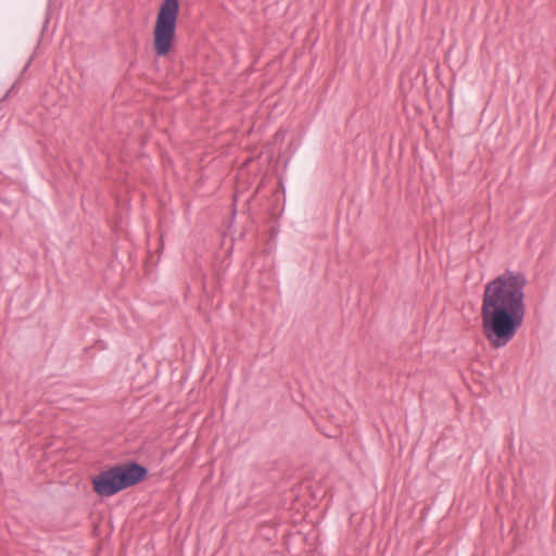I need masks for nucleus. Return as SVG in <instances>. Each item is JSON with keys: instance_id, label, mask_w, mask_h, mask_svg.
Instances as JSON below:
<instances>
[{"instance_id": "f257e3e1", "label": "nucleus", "mask_w": 556, "mask_h": 556, "mask_svg": "<svg viewBox=\"0 0 556 556\" xmlns=\"http://www.w3.org/2000/svg\"><path fill=\"white\" fill-rule=\"evenodd\" d=\"M526 285L523 274L505 271L484 286L481 330L492 349L506 346L522 326Z\"/></svg>"}, {"instance_id": "f03ea898", "label": "nucleus", "mask_w": 556, "mask_h": 556, "mask_svg": "<svg viewBox=\"0 0 556 556\" xmlns=\"http://www.w3.org/2000/svg\"><path fill=\"white\" fill-rule=\"evenodd\" d=\"M146 475V468L137 464L117 466L100 472L92 479V485L98 495L112 496L121 490L138 483Z\"/></svg>"}, {"instance_id": "7ed1b4c3", "label": "nucleus", "mask_w": 556, "mask_h": 556, "mask_svg": "<svg viewBox=\"0 0 556 556\" xmlns=\"http://www.w3.org/2000/svg\"><path fill=\"white\" fill-rule=\"evenodd\" d=\"M178 11V0H164L160 8L154 28V49L160 56L166 55L170 50Z\"/></svg>"}]
</instances>
